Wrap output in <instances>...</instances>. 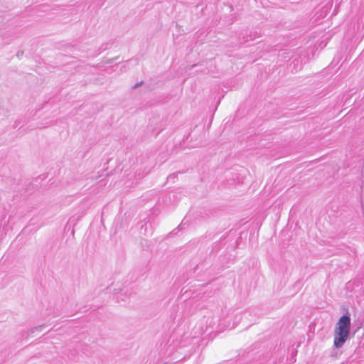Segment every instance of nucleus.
Here are the masks:
<instances>
[{"mask_svg":"<svg viewBox=\"0 0 364 364\" xmlns=\"http://www.w3.org/2000/svg\"><path fill=\"white\" fill-rule=\"evenodd\" d=\"M350 329V318L342 316L336 323L333 330V346L336 348L343 346L348 339Z\"/></svg>","mask_w":364,"mask_h":364,"instance_id":"nucleus-1","label":"nucleus"}]
</instances>
